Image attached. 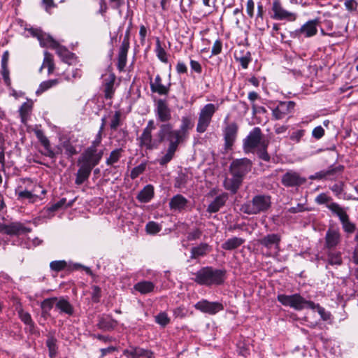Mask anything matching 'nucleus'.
Instances as JSON below:
<instances>
[{
  "instance_id": "obj_50",
  "label": "nucleus",
  "mask_w": 358,
  "mask_h": 358,
  "mask_svg": "<svg viewBox=\"0 0 358 358\" xmlns=\"http://www.w3.org/2000/svg\"><path fill=\"white\" fill-rule=\"evenodd\" d=\"M236 62H239L243 69L248 68L249 64L252 62V55L250 52H245V55L236 57Z\"/></svg>"
},
{
  "instance_id": "obj_9",
  "label": "nucleus",
  "mask_w": 358,
  "mask_h": 358,
  "mask_svg": "<svg viewBox=\"0 0 358 358\" xmlns=\"http://www.w3.org/2000/svg\"><path fill=\"white\" fill-rule=\"evenodd\" d=\"M252 161L246 157L236 159L232 161L229 166V171L232 176L244 179V177L251 171Z\"/></svg>"
},
{
  "instance_id": "obj_33",
  "label": "nucleus",
  "mask_w": 358,
  "mask_h": 358,
  "mask_svg": "<svg viewBox=\"0 0 358 358\" xmlns=\"http://www.w3.org/2000/svg\"><path fill=\"white\" fill-rule=\"evenodd\" d=\"M53 50H56L57 54L61 58L62 62L70 64L71 61L74 58L75 54L70 52L65 46L58 43L57 48Z\"/></svg>"
},
{
  "instance_id": "obj_13",
  "label": "nucleus",
  "mask_w": 358,
  "mask_h": 358,
  "mask_svg": "<svg viewBox=\"0 0 358 358\" xmlns=\"http://www.w3.org/2000/svg\"><path fill=\"white\" fill-rule=\"evenodd\" d=\"M281 238V235L279 234H268L258 239L257 242L259 245L266 249V255L271 257L273 249L279 250Z\"/></svg>"
},
{
  "instance_id": "obj_62",
  "label": "nucleus",
  "mask_w": 358,
  "mask_h": 358,
  "mask_svg": "<svg viewBox=\"0 0 358 358\" xmlns=\"http://www.w3.org/2000/svg\"><path fill=\"white\" fill-rule=\"evenodd\" d=\"M255 1L253 0H248L246 2V13L249 18L255 17Z\"/></svg>"
},
{
  "instance_id": "obj_64",
  "label": "nucleus",
  "mask_w": 358,
  "mask_h": 358,
  "mask_svg": "<svg viewBox=\"0 0 358 358\" xmlns=\"http://www.w3.org/2000/svg\"><path fill=\"white\" fill-rule=\"evenodd\" d=\"M222 42L220 39H217L211 49L212 55H218L222 52Z\"/></svg>"
},
{
  "instance_id": "obj_25",
  "label": "nucleus",
  "mask_w": 358,
  "mask_h": 358,
  "mask_svg": "<svg viewBox=\"0 0 358 358\" xmlns=\"http://www.w3.org/2000/svg\"><path fill=\"white\" fill-rule=\"evenodd\" d=\"M116 80V76L114 73L109 74L108 77L104 80V97L106 99H111L115 94V88L114 85Z\"/></svg>"
},
{
  "instance_id": "obj_38",
  "label": "nucleus",
  "mask_w": 358,
  "mask_h": 358,
  "mask_svg": "<svg viewBox=\"0 0 358 358\" xmlns=\"http://www.w3.org/2000/svg\"><path fill=\"white\" fill-rule=\"evenodd\" d=\"M327 258L328 264L331 266H341L343 264L342 253L340 251L329 250Z\"/></svg>"
},
{
  "instance_id": "obj_16",
  "label": "nucleus",
  "mask_w": 358,
  "mask_h": 358,
  "mask_svg": "<svg viewBox=\"0 0 358 358\" xmlns=\"http://www.w3.org/2000/svg\"><path fill=\"white\" fill-rule=\"evenodd\" d=\"M277 299L285 306H289L296 310H303L302 303L303 302V297L299 294H294L292 295L278 294Z\"/></svg>"
},
{
  "instance_id": "obj_12",
  "label": "nucleus",
  "mask_w": 358,
  "mask_h": 358,
  "mask_svg": "<svg viewBox=\"0 0 358 358\" xmlns=\"http://www.w3.org/2000/svg\"><path fill=\"white\" fill-rule=\"evenodd\" d=\"M307 182V178L299 172L290 169L281 177V184L285 187H299Z\"/></svg>"
},
{
  "instance_id": "obj_22",
  "label": "nucleus",
  "mask_w": 358,
  "mask_h": 358,
  "mask_svg": "<svg viewBox=\"0 0 358 358\" xmlns=\"http://www.w3.org/2000/svg\"><path fill=\"white\" fill-rule=\"evenodd\" d=\"M34 134L38 141L46 150L45 153H43V155L51 159H55L56 157V153L51 149L50 142L45 136L43 131L41 129H36L34 130Z\"/></svg>"
},
{
  "instance_id": "obj_7",
  "label": "nucleus",
  "mask_w": 358,
  "mask_h": 358,
  "mask_svg": "<svg viewBox=\"0 0 358 358\" xmlns=\"http://www.w3.org/2000/svg\"><path fill=\"white\" fill-rule=\"evenodd\" d=\"M320 25V18L317 17L308 20L300 28L289 31V36L294 39L311 38L317 34V27Z\"/></svg>"
},
{
  "instance_id": "obj_23",
  "label": "nucleus",
  "mask_w": 358,
  "mask_h": 358,
  "mask_svg": "<svg viewBox=\"0 0 358 358\" xmlns=\"http://www.w3.org/2000/svg\"><path fill=\"white\" fill-rule=\"evenodd\" d=\"M189 201L182 194L173 196L169 201V206L171 210L181 212L185 210Z\"/></svg>"
},
{
  "instance_id": "obj_28",
  "label": "nucleus",
  "mask_w": 358,
  "mask_h": 358,
  "mask_svg": "<svg viewBox=\"0 0 358 358\" xmlns=\"http://www.w3.org/2000/svg\"><path fill=\"white\" fill-rule=\"evenodd\" d=\"M130 46H127L125 45H120L118 54H117V69L120 72L124 71V68L127 65V54Z\"/></svg>"
},
{
  "instance_id": "obj_36",
  "label": "nucleus",
  "mask_w": 358,
  "mask_h": 358,
  "mask_svg": "<svg viewBox=\"0 0 358 358\" xmlns=\"http://www.w3.org/2000/svg\"><path fill=\"white\" fill-rule=\"evenodd\" d=\"M47 338L45 343L48 348L49 357L50 358H55L58 352L57 340L54 334L51 333L47 335Z\"/></svg>"
},
{
  "instance_id": "obj_52",
  "label": "nucleus",
  "mask_w": 358,
  "mask_h": 358,
  "mask_svg": "<svg viewBox=\"0 0 358 358\" xmlns=\"http://www.w3.org/2000/svg\"><path fill=\"white\" fill-rule=\"evenodd\" d=\"M170 318L165 312H161L155 316V322L162 327H165L168 325L170 323Z\"/></svg>"
},
{
  "instance_id": "obj_47",
  "label": "nucleus",
  "mask_w": 358,
  "mask_h": 358,
  "mask_svg": "<svg viewBox=\"0 0 358 358\" xmlns=\"http://www.w3.org/2000/svg\"><path fill=\"white\" fill-rule=\"evenodd\" d=\"M343 165H338L337 166H330L327 170H326V174L327 179L335 180L336 178L337 173H341L344 171Z\"/></svg>"
},
{
  "instance_id": "obj_49",
  "label": "nucleus",
  "mask_w": 358,
  "mask_h": 358,
  "mask_svg": "<svg viewBox=\"0 0 358 358\" xmlns=\"http://www.w3.org/2000/svg\"><path fill=\"white\" fill-rule=\"evenodd\" d=\"M147 166L146 162H143L137 166H135L132 169L130 173V178L132 180L137 178L140 175L143 173L145 171Z\"/></svg>"
},
{
  "instance_id": "obj_58",
  "label": "nucleus",
  "mask_w": 358,
  "mask_h": 358,
  "mask_svg": "<svg viewBox=\"0 0 358 358\" xmlns=\"http://www.w3.org/2000/svg\"><path fill=\"white\" fill-rule=\"evenodd\" d=\"M16 194L17 195L18 200L29 199L32 202L34 201L33 199L36 196L31 192L28 190L20 191L18 193L16 192Z\"/></svg>"
},
{
  "instance_id": "obj_44",
  "label": "nucleus",
  "mask_w": 358,
  "mask_h": 358,
  "mask_svg": "<svg viewBox=\"0 0 358 358\" xmlns=\"http://www.w3.org/2000/svg\"><path fill=\"white\" fill-rule=\"evenodd\" d=\"M68 264L65 260H55L50 263V268L57 273L62 271H68Z\"/></svg>"
},
{
  "instance_id": "obj_2",
  "label": "nucleus",
  "mask_w": 358,
  "mask_h": 358,
  "mask_svg": "<svg viewBox=\"0 0 358 358\" xmlns=\"http://www.w3.org/2000/svg\"><path fill=\"white\" fill-rule=\"evenodd\" d=\"M104 154L103 149L86 148L78 159L79 169L76 174L75 184L81 185L88 180L93 169L101 161Z\"/></svg>"
},
{
  "instance_id": "obj_14",
  "label": "nucleus",
  "mask_w": 358,
  "mask_h": 358,
  "mask_svg": "<svg viewBox=\"0 0 358 358\" xmlns=\"http://www.w3.org/2000/svg\"><path fill=\"white\" fill-rule=\"evenodd\" d=\"M155 114L157 120L162 124L169 123L172 119L171 110L165 99H159L156 101Z\"/></svg>"
},
{
  "instance_id": "obj_46",
  "label": "nucleus",
  "mask_w": 358,
  "mask_h": 358,
  "mask_svg": "<svg viewBox=\"0 0 358 358\" xmlns=\"http://www.w3.org/2000/svg\"><path fill=\"white\" fill-rule=\"evenodd\" d=\"M134 352L135 358L145 357L146 358H155L154 352L152 350L144 349L134 345Z\"/></svg>"
},
{
  "instance_id": "obj_20",
  "label": "nucleus",
  "mask_w": 358,
  "mask_h": 358,
  "mask_svg": "<svg viewBox=\"0 0 358 358\" xmlns=\"http://www.w3.org/2000/svg\"><path fill=\"white\" fill-rule=\"evenodd\" d=\"M150 90L152 93H157L159 95H168L170 91L171 83L168 85L162 84V79L159 74H157L154 80L152 77H149Z\"/></svg>"
},
{
  "instance_id": "obj_8",
  "label": "nucleus",
  "mask_w": 358,
  "mask_h": 358,
  "mask_svg": "<svg viewBox=\"0 0 358 358\" xmlns=\"http://www.w3.org/2000/svg\"><path fill=\"white\" fill-rule=\"evenodd\" d=\"M327 207L339 217L343 229L345 233L352 234L355 231V224L350 221L349 215L338 203L333 202L328 204Z\"/></svg>"
},
{
  "instance_id": "obj_3",
  "label": "nucleus",
  "mask_w": 358,
  "mask_h": 358,
  "mask_svg": "<svg viewBox=\"0 0 358 358\" xmlns=\"http://www.w3.org/2000/svg\"><path fill=\"white\" fill-rule=\"evenodd\" d=\"M268 145L269 141L264 139L262 129L258 127H254L243 140V148L245 153L252 152L257 149V157L266 162L271 160V156L267 151Z\"/></svg>"
},
{
  "instance_id": "obj_10",
  "label": "nucleus",
  "mask_w": 358,
  "mask_h": 358,
  "mask_svg": "<svg viewBox=\"0 0 358 358\" xmlns=\"http://www.w3.org/2000/svg\"><path fill=\"white\" fill-rule=\"evenodd\" d=\"M271 17L275 20L294 21L296 14L284 8L280 0H273L271 8Z\"/></svg>"
},
{
  "instance_id": "obj_61",
  "label": "nucleus",
  "mask_w": 358,
  "mask_h": 358,
  "mask_svg": "<svg viewBox=\"0 0 358 358\" xmlns=\"http://www.w3.org/2000/svg\"><path fill=\"white\" fill-rule=\"evenodd\" d=\"M306 134L305 129H299L293 131L290 135V139L296 143H299Z\"/></svg>"
},
{
  "instance_id": "obj_35",
  "label": "nucleus",
  "mask_w": 358,
  "mask_h": 358,
  "mask_svg": "<svg viewBox=\"0 0 358 358\" xmlns=\"http://www.w3.org/2000/svg\"><path fill=\"white\" fill-rule=\"evenodd\" d=\"M155 284L151 281L142 280L134 285V289L141 294H147L153 292Z\"/></svg>"
},
{
  "instance_id": "obj_45",
  "label": "nucleus",
  "mask_w": 358,
  "mask_h": 358,
  "mask_svg": "<svg viewBox=\"0 0 358 358\" xmlns=\"http://www.w3.org/2000/svg\"><path fill=\"white\" fill-rule=\"evenodd\" d=\"M32 106L33 103L31 102H24L21 105L19 109V113L22 122H24L27 120V117L32 109Z\"/></svg>"
},
{
  "instance_id": "obj_59",
  "label": "nucleus",
  "mask_w": 358,
  "mask_h": 358,
  "mask_svg": "<svg viewBox=\"0 0 358 358\" xmlns=\"http://www.w3.org/2000/svg\"><path fill=\"white\" fill-rule=\"evenodd\" d=\"M201 235L202 231L199 228H196L187 233V238L189 241H196L201 238Z\"/></svg>"
},
{
  "instance_id": "obj_56",
  "label": "nucleus",
  "mask_w": 358,
  "mask_h": 358,
  "mask_svg": "<svg viewBox=\"0 0 358 358\" xmlns=\"http://www.w3.org/2000/svg\"><path fill=\"white\" fill-rule=\"evenodd\" d=\"M17 315L20 320L24 324H27L29 322L34 321L31 316V314L28 312H25L22 308L17 310Z\"/></svg>"
},
{
  "instance_id": "obj_19",
  "label": "nucleus",
  "mask_w": 358,
  "mask_h": 358,
  "mask_svg": "<svg viewBox=\"0 0 358 358\" xmlns=\"http://www.w3.org/2000/svg\"><path fill=\"white\" fill-rule=\"evenodd\" d=\"M324 246L329 250L336 248L341 242V236L338 228L329 227L326 232Z\"/></svg>"
},
{
  "instance_id": "obj_1",
  "label": "nucleus",
  "mask_w": 358,
  "mask_h": 358,
  "mask_svg": "<svg viewBox=\"0 0 358 358\" xmlns=\"http://www.w3.org/2000/svg\"><path fill=\"white\" fill-rule=\"evenodd\" d=\"M191 117L182 116L178 129H174L171 123L160 124L156 133V142L159 144L166 142L168 147L165 155L159 159L162 166H166L175 157L179 145L184 143L189 136V131L194 127Z\"/></svg>"
},
{
  "instance_id": "obj_6",
  "label": "nucleus",
  "mask_w": 358,
  "mask_h": 358,
  "mask_svg": "<svg viewBox=\"0 0 358 358\" xmlns=\"http://www.w3.org/2000/svg\"><path fill=\"white\" fill-rule=\"evenodd\" d=\"M217 110L218 106L213 103H207L201 109L196 124V131L198 133L203 134L207 130L214 114Z\"/></svg>"
},
{
  "instance_id": "obj_40",
  "label": "nucleus",
  "mask_w": 358,
  "mask_h": 358,
  "mask_svg": "<svg viewBox=\"0 0 358 358\" xmlns=\"http://www.w3.org/2000/svg\"><path fill=\"white\" fill-rule=\"evenodd\" d=\"M61 146L64 150V155H66L67 159L72 158L74 155L78 154L76 148L73 143L71 142L69 139H66L61 143Z\"/></svg>"
},
{
  "instance_id": "obj_53",
  "label": "nucleus",
  "mask_w": 358,
  "mask_h": 358,
  "mask_svg": "<svg viewBox=\"0 0 358 358\" xmlns=\"http://www.w3.org/2000/svg\"><path fill=\"white\" fill-rule=\"evenodd\" d=\"M145 229L148 234H156L159 233L162 227L161 226L154 221L148 222L145 226Z\"/></svg>"
},
{
  "instance_id": "obj_54",
  "label": "nucleus",
  "mask_w": 358,
  "mask_h": 358,
  "mask_svg": "<svg viewBox=\"0 0 358 358\" xmlns=\"http://www.w3.org/2000/svg\"><path fill=\"white\" fill-rule=\"evenodd\" d=\"M57 301V297H55V296L45 299L41 303V308L45 309V310L50 311L52 309L53 306L55 305Z\"/></svg>"
},
{
  "instance_id": "obj_31",
  "label": "nucleus",
  "mask_w": 358,
  "mask_h": 358,
  "mask_svg": "<svg viewBox=\"0 0 358 358\" xmlns=\"http://www.w3.org/2000/svg\"><path fill=\"white\" fill-rule=\"evenodd\" d=\"M243 180L240 178L232 176L231 178L225 179L223 185L227 190L230 191L231 194H234L237 193L238 189L243 183Z\"/></svg>"
},
{
  "instance_id": "obj_32",
  "label": "nucleus",
  "mask_w": 358,
  "mask_h": 358,
  "mask_svg": "<svg viewBox=\"0 0 358 358\" xmlns=\"http://www.w3.org/2000/svg\"><path fill=\"white\" fill-rule=\"evenodd\" d=\"M245 239L240 237L234 236L227 239L221 245V248L224 250H234L238 248L243 243Z\"/></svg>"
},
{
  "instance_id": "obj_30",
  "label": "nucleus",
  "mask_w": 358,
  "mask_h": 358,
  "mask_svg": "<svg viewBox=\"0 0 358 358\" xmlns=\"http://www.w3.org/2000/svg\"><path fill=\"white\" fill-rule=\"evenodd\" d=\"M154 187L152 185H147L141 189L137 196V200L141 203H148L154 197Z\"/></svg>"
},
{
  "instance_id": "obj_11",
  "label": "nucleus",
  "mask_w": 358,
  "mask_h": 358,
  "mask_svg": "<svg viewBox=\"0 0 358 358\" xmlns=\"http://www.w3.org/2000/svg\"><path fill=\"white\" fill-rule=\"evenodd\" d=\"M296 103L293 101H279L275 107H270L273 120H280L294 113Z\"/></svg>"
},
{
  "instance_id": "obj_55",
  "label": "nucleus",
  "mask_w": 358,
  "mask_h": 358,
  "mask_svg": "<svg viewBox=\"0 0 358 358\" xmlns=\"http://www.w3.org/2000/svg\"><path fill=\"white\" fill-rule=\"evenodd\" d=\"M92 301L94 303H98L100 302L101 298V288L97 285H92Z\"/></svg>"
},
{
  "instance_id": "obj_48",
  "label": "nucleus",
  "mask_w": 358,
  "mask_h": 358,
  "mask_svg": "<svg viewBox=\"0 0 358 358\" xmlns=\"http://www.w3.org/2000/svg\"><path fill=\"white\" fill-rule=\"evenodd\" d=\"M188 182V175L184 172H180L175 179L174 187L176 188L185 187Z\"/></svg>"
},
{
  "instance_id": "obj_34",
  "label": "nucleus",
  "mask_w": 358,
  "mask_h": 358,
  "mask_svg": "<svg viewBox=\"0 0 358 358\" xmlns=\"http://www.w3.org/2000/svg\"><path fill=\"white\" fill-rule=\"evenodd\" d=\"M74 203V200H72L69 201L68 203H66V198H62L59 201H58L56 203L50 204L48 206H47V212L48 213V215H53L54 213L58 211L61 208L65 207V208H69L73 206Z\"/></svg>"
},
{
  "instance_id": "obj_57",
  "label": "nucleus",
  "mask_w": 358,
  "mask_h": 358,
  "mask_svg": "<svg viewBox=\"0 0 358 358\" xmlns=\"http://www.w3.org/2000/svg\"><path fill=\"white\" fill-rule=\"evenodd\" d=\"M255 18V27L261 31H264L266 28L269 27L268 22H264L265 17H254Z\"/></svg>"
},
{
  "instance_id": "obj_17",
  "label": "nucleus",
  "mask_w": 358,
  "mask_h": 358,
  "mask_svg": "<svg viewBox=\"0 0 358 358\" xmlns=\"http://www.w3.org/2000/svg\"><path fill=\"white\" fill-rule=\"evenodd\" d=\"M238 131V125L233 122L228 124L223 130L224 148L231 150L236 140Z\"/></svg>"
},
{
  "instance_id": "obj_51",
  "label": "nucleus",
  "mask_w": 358,
  "mask_h": 358,
  "mask_svg": "<svg viewBox=\"0 0 358 358\" xmlns=\"http://www.w3.org/2000/svg\"><path fill=\"white\" fill-rule=\"evenodd\" d=\"M122 113L120 110L115 112V114L111 120L110 127L111 130L116 131L117 127L122 124L121 122Z\"/></svg>"
},
{
  "instance_id": "obj_26",
  "label": "nucleus",
  "mask_w": 358,
  "mask_h": 358,
  "mask_svg": "<svg viewBox=\"0 0 358 358\" xmlns=\"http://www.w3.org/2000/svg\"><path fill=\"white\" fill-rule=\"evenodd\" d=\"M228 197V194L225 192L217 196L215 199L208 206L207 212L210 213H215L218 212L220 209L225 205Z\"/></svg>"
},
{
  "instance_id": "obj_42",
  "label": "nucleus",
  "mask_w": 358,
  "mask_h": 358,
  "mask_svg": "<svg viewBox=\"0 0 358 358\" xmlns=\"http://www.w3.org/2000/svg\"><path fill=\"white\" fill-rule=\"evenodd\" d=\"M60 83L59 79H51L45 81H43L39 85L36 94L37 95L42 94L43 92H46L47 90L55 87Z\"/></svg>"
},
{
  "instance_id": "obj_39",
  "label": "nucleus",
  "mask_w": 358,
  "mask_h": 358,
  "mask_svg": "<svg viewBox=\"0 0 358 358\" xmlns=\"http://www.w3.org/2000/svg\"><path fill=\"white\" fill-rule=\"evenodd\" d=\"M124 150L122 148H116L112 150L109 155V157L106 159V164L109 166H113L117 163L120 158L122 157Z\"/></svg>"
},
{
  "instance_id": "obj_60",
  "label": "nucleus",
  "mask_w": 358,
  "mask_h": 358,
  "mask_svg": "<svg viewBox=\"0 0 358 358\" xmlns=\"http://www.w3.org/2000/svg\"><path fill=\"white\" fill-rule=\"evenodd\" d=\"M325 135V130L322 126L315 127L312 131V136L316 140L321 139Z\"/></svg>"
},
{
  "instance_id": "obj_15",
  "label": "nucleus",
  "mask_w": 358,
  "mask_h": 358,
  "mask_svg": "<svg viewBox=\"0 0 358 358\" xmlns=\"http://www.w3.org/2000/svg\"><path fill=\"white\" fill-rule=\"evenodd\" d=\"M31 228L25 227L22 223L15 222L9 224L0 223V233L9 236H19L31 231Z\"/></svg>"
},
{
  "instance_id": "obj_27",
  "label": "nucleus",
  "mask_w": 358,
  "mask_h": 358,
  "mask_svg": "<svg viewBox=\"0 0 358 358\" xmlns=\"http://www.w3.org/2000/svg\"><path fill=\"white\" fill-rule=\"evenodd\" d=\"M211 248L207 243H201L199 245L192 247L190 250V259H197L203 257L210 251Z\"/></svg>"
},
{
  "instance_id": "obj_21",
  "label": "nucleus",
  "mask_w": 358,
  "mask_h": 358,
  "mask_svg": "<svg viewBox=\"0 0 358 358\" xmlns=\"http://www.w3.org/2000/svg\"><path fill=\"white\" fill-rule=\"evenodd\" d=\"M117 325V321L110 315L99 316L96 324L98 329L103 331H111L116 328Z\"/></svg>"
},
{
  "instance_id": "obj_5",
  "label": "nucleus",
  "mask_w": 358,
  "mask_h": 358,
  "mask_svg": "<svg viewBox=\"0 0 358 358\" xmlns=\"http://www.w3.org/2000/svg\"><path fill=\"white\" fill-rule=\"evenodd\" d=\"M271 196L267 194H257L244 203L241 210L248 215H257L267 212L271 207Z\"/></svg>"
},
{
  "instance_id": "obj_63",
  "label": "nucleus",
  "mask_w": 358,
  "mask_h": 358,
  "mask_svg": "<svg viewBox=\"0 0 358 358\" xmlns=\"http://www.w3.org/2000/svg\"><path fill=\"white\" fill-rule=\"evenodd\" d=\"M320 25H322V28H324V29H327L329 32H334V22L331 19H324L323 20L320 19Z\"/></svg>"
},
{
  "instance_id": "obj_43",
  "label": "nucleus",
  "mask_w": 358,
  "mask_h": 358,
  "mask_svg": "<svg viewBox=\"0 0 358 358\" xmlns=\"http://www.w3.org/2000/svg\"><path fill=\"white\" fill-rule=\"evenodd\" d=\"M58 43L59 42L54 39L51 35L46 33L43 34V37L39 41L40 45L41 47L48 48L52 50L57 47Z\"/></svg>"
},
{
  "instance_id": "obj_41",
  "label": "nucleus",
  "mask_w": 358,
  "mask_h": 358,
  "mask_svg": "<svg viewBox=\"0 0 358 358\" xmlns=\"http://www.w3.org/2000/svg\"><path fill=\"white\" fill-rule=\"evenodd\" d=\"M155 52L159 61L164 64L168 63V54L162 47L160 39L158 37L156 38Z\"/></svg>"
},
{
  "instance_id": "obj_4",
  "label": "nucleus",
  "mask_w": 358,
  "mask_h": 358,
  "mask_svg": "<svg viewBox=\"0 0 358 358\" xmlns=\"http://www.w3.org/2000/svg\"><path fill=\"white\" fill-rule=\"evenodd\" d=\"M193 275L192 280L200 286H220L227 279V270L206 266L193 273Z\"/></svg>"
},
{
  "instance_id": "obj_29",
  "label": "nucleus",
  "mask_w": 358,
  "mask_h": 358,
  "mask_svg": "<svg viewBox=\"0 0 358 358\" xmlns=\"http://www.w3.org/2000/svg\"><path fill=\"white\" fill-rule=\"evenodd\" d=\"M55 307L59 310L61 314H66L71 316L74 314V308L73 305L69 301L68 299L61 297L57 298V301L55 303Z\"/></svg>"
},
{
  "instance_id": "obj_24",
  "label": "nucleus",
  "mask_w": 358,
  "mask_h": 358,
  "mask_svg": "<svg viewBox=\"0 0 358 358\" xmlns=\"http://www.w3.org/2000/svg\"><path fill=\"white\" fill-rule=\"evenodd\" d=\"M137 141H138V146L141 148H145L146 150H149L156 148L152 141L151 131L143 129L141 135L137 138Z\"/></svg>"
},
{
  "instance_id": "obj_18",
  "label": "nucleus",
  "mask_w": 358,
  "mask_h": 358,
  "mask_svg": "<svg viewBox=\"0 0 358 358\" xmlns=\"http://www.w3.org/2000/svg\"><path fill=\"white\" fill-rule=\"evenodd\" d=\"M194 308L203 313L209 315H215L224 310V306L222 303L217 301L210 302L206 299L198 301L194 305Z\"/></svg>"
},
{
  "instance_id": "obj_37",
  "label": "nucleus",
  "mask_w": 358,
  "mask_h": 358,
  "mask_svg": "<svg viewBox=\"0 0 358 358\" xmlns=\"http://www.w3.org/2000/svg\"><path fill=\"white\" fill-rule=\"evenodd\" d=\"M45 67L48 68V75L52 74L55 69V65L53 55L48 51H45L44 52V58H43V64L39 69V71L41 72L42 69Z\"/></svg>"
}]
</instances>
